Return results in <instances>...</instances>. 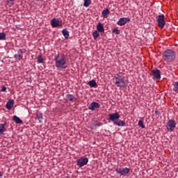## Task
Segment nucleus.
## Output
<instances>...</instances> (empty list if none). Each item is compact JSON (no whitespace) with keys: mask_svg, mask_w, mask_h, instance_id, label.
Here are the masks:
<instances>
[{"mask_svg":"<svg viewBox=\"0 0 178 178\" xmlns=\"http://www.w3.org/2000/svg\"><path fill=\"white\" fill-rule=\"evenodd\" d=\"M54 61L57 70H65L67 67V61L66 60V56L63 54H58L54 56Z\"/></svg>","mask_w":178,"mask_h":178,"instance_id":"nucleus-1","label":"nucleus"},{"mask_svg":"<svg viewBox=\"0 0 178 178\" xmlns=\"http://www.w3.org/2000/svg\"><path fill=\"white\" fill-rule=\"evenodd\" d=\"M108 119L113 123V124H115V126H118L119 127H124L126 126V122L124 121L120 120V114H119L118 112L110 113L108 115Z\"/></svg>","mask_w":178,"mask_h":178,"instance_id":"nucleus-2","label":"nucleus"},{"mask_svg":"<svg viewBox=\"0 0 178 178\" xmlns=\"http://www.w3.org/2000/svg\"><path fill=\"white\" fill-rule=\"evenodd\" d=\"M176 59V53L172 49H167L163 54V60L167 63H170Z\"/></svg>","mask_w":178,"mask_h":178,"instance_id":"nucleus-3","label":"nucleus"},{"mask_svg":"<svg viewBox=\"0 0 178 178\" xmlns=\"http://www.w3.org/2000/svg\"><path fill=\"white\" fill-rule=\"evenodd\" d=\"M115 86L120 88H124L126 87V81H124V78L119 74L115 76Z\"/></svg>","mask_w":178,"mask_h":178,"instance_id":"nucleus-4","label":"nucleus"},{"mask_svg":"<svg viewBox=\"0 0 178 178\" xmlns=\"http://www.w3.org/2000/svg\"><path fill=\"white\" fill-rule=\"evenodd\" d=\"M51 26L54 29H56V27H62L63 26V21L60 18L54 17L50 21Z\"/></svg>","mask_w":178,"mask_h":178,"instance_id":"nucleus-5","label":"nucleus"},{"mask_svg":"<svg viewBox=\"0 0 178 178\" xmlns=\"http://www.w3.org/2000/svg\"><path fill=\"white\" fill-rule=\"evenodd\" d=\"M156 19L157 20L159 27L160 29H163V27H165V24H166V22H165V15H157L156 17Z\"/></svg>","mask_w":178,"mask_h":178,"instance_id":"nucleus-6","label":"nucleus"},{"mask_svg":"<svg viewBox=\"0 0 178 178\" xmlns=\"http://www.w3.org/2000/svg\"><path fill=\"white\" fill-rule=\"evenodd\" d=\"M175 127H176V120H175V119L170 120L167 123L168 131H170V133H172V131L175 130Z\"/></svg>","mask_w":178,"mask_h":178,"instance_id":"nucleus-7","label":"nucleus"},{"mask_svg":"<svg viewBox=\"0 0 178 178\" xmlns=\"http://www.w3.org/2000/svg\"><path fill=\"white\" fill-rule=\"evenodd\" d=\"M88 163V158L87 157H81L78 159L76 161V165L79 168H83V166H86Z\"/></svg>","mask_w":178,"mask_h":178,"instance_id":"nucleus-8","label":"nucleus"},{"mask_svg":"<svg viewBox=\"0 0 178 178\" xmlns=\"http://www.w3.org/2000/svg\"><path fill=\"white\" fill-rule=\"evenodd\" d=\"M115 172H117L118 175H120V176H126V175H129V173H130V169L127 167L124 168H116Z\"/></svg>","mask_w":178,"mask_h":178,"instance_id":"nucleus-9","label":"nucleus"},{"mask_svg":"<svg viewBox=\"0 0 178 178\" xmlns=\"http://www.w3.org/2000/svg\"><path fill=\"white\" fill-rule=\"evenodd\" d=\"M26 49H19L17 51V54H15L14 58L17 59V60H23V54H26Z\"/></svg>","mask_w":178,"mask_h":178,"instance_id":"nucleus-10","label":"nucleus"},{"mask_svg":"<svg viewBox=\"0 0 178 178\" xmlns=\"http://www.w3.org/2000/svg\"><path fill=\"white\" fill-rule=\"evenodd\" d=\"M99 103L93 102L88 106L89 111H94L96 109H99Z\"/></svg>","mask_w":178,"mask_h":178,"instance_id":"nucleus-11","label":"nucleus"},{"mask_svg":"<svg viewBox=\"0 0 178 178\" xmlns=\"http://www.w3.org/2000/svg\"><path fill=\"white\" fill-rule=\"evenodd\" d=\"M129 22H130V19L129 17H122L118 21L117 24L118 26H124V24Z\"/></svg>","mask_w":178,"mask_h":178,"instance_id":"nucleus-12","label":"nucleus"},{"mask_svg":"<svg viewBox=\"0 0 178 178\" xmlns=\"http://www.w3.org/2000/svg\"><path fill=\"white\" fill-rule=\"evenodd\" d=\"M154 79L155 80H159L161 79V70L156 69L152 70Z\"/></svg>","mask_w":178,"mask_h":178,"instance_id":"nucleus-13","label":"nucleus"},{"mask_svg":"<svg viewBox=\"0 0 178 178\" xmlns=\"http://www.w3.org/2000/svg\"><path fill=\"white\" fill-rule=\"evenodd\" d=\"M65 99L70 102H76V101H77L76 97H74V95L70 94H67L65 95Z\"/></svg>","mask_w":178,"mask_h":178,"instance_id":"nucleus-14","label":"nucleus"},{"mask_svg":"<svg viewBox=\"0 0 178 178\" xmlns=\"http://www.w3.org/2000/svg\"><path fill=\"white\" fill-rule=\"evenodd\" d=\"M97 30L98 33H105V29L104 28V24L99 22L97 25Z\"/></svg>","mask_w":178,"mask_h":178,"instance_id":"nucleus-15","label":"nucleus"},{"mask_svg":"<svg viewBox=\"0 0 178 178\" xmlns=\"http://www.w3.org/2000/svg\"><path fill=\"white\" fill-rule=\"evenodd\" d=\"M13 105H15V100L14 99H10L6 105L7 109H9V111H10V109H12V108H13Z\"/></svg>","mask_w":178,"mask_h":178,"instance_id":"nucleus-16","label":"nucleus"},{"mask_svg":"<svg viewBox=\"0 0 178 178\" xmlns=\"http://www.w3.org/2000/svg\"><path fill=\"white\" fill-rule=\"evenodd\" d=\"M6 131V122L0 124V134H3Z\"/></svg>","mask_w":178,"mask_h":178,"instance_id":"nucleus-17","label":"nucleus"},{"mask_svg":"<svg viewBox=\"0 0 178 178\" xmlns=\"http://www.w3.org/2000/svg\"><path fill=\"white\" fill-rule=\"evenodd\" d=\"M13 120L17 123V124H22L23 121L20 119V118L17 117V115H14L13 117Z\"/></svg>","mask_w":178,"mask_h":178,"instance_id":"nucleus-18","label":"nucleus"},{"mask_svg":"<svg viewBox=\"0 0 178 178\" xmlns=\"http://www.w3.org/2000/svg\"><path fill=\"white\" fill-rule=\"evenodd\" d=\"M109 13H110L109 9L106 8L102 12V17H104V19H106Z\"/></svg>","mask_w":178,"mask_h":178,"instance_id":"nucleus-19","label":"nucleus"},{"mask_svg":"<svg viewBox=\"0 0 178 178\" xmlns=\"http://www.w3.org/2000/svg\"><path fill=\"white\" fill-rule=\"evenodd\" d=\"M62 34L65 39L69 38V31H67V29H63Z\"/></svg>","mask_w":178,"mask_h":178,"instance_id":"nucleus-20","label":"nucleus"},{"mask_svg":"<svg viewBox=\"0 0 178 178\" xmlns=\"http://www.w3.org/2000/svg\"><path fill=\"white\" fill-rule=\"evenodd\" d=\"M88 86H90L91 88L97 87V82L95 81V80L92 79L88 82Z\"/></svg>","mask_w":178,"mask_h":178,"instance_id":"nucleus-21","label":"nucleus"},{"mask_svg":"<svg viewBox=\"0 0 178 178\" xmlns=\"http://www.w3.org/2000/svg\"><path fill=\"white\" fill-rule=\"evenodd\" d=\"M6 40V33L0 32V41H5Z\"/></svg>","mask_w":178,"mask_h":178,"instance_id":"nucleus-22","label":"nucleus"},{"mask_svg":"<svg viewBox=\"0 0 178 178\" xmlns=\"http://www.w3.org/2000/svg\"><path fill=\"white\" fill-rule=\"evenodd\" d=\"M92 35L94 38V40H97L98 37H99V33H98L97 31H95L92 33Z\"/></svg>","mask_w":178,"mask_h":178,"instance_id":"nucleus-23","label":"nucleus"},{"mask_svg":"<svg viewBox=\"0 0 178 178\" xmlns=\"http://www.w3.org/2000/svg\"><path fill=\"white\" fill-rule=\"evenodd\" d=\"M83 6L88 8L89 5H91V0H83Z\"/></svg>","mask_w":178,"mask_h":178,"instance_id":"nucleus-24","label":"nucleus"},{"mask_svg":"<svg viewBox=\"0 0 178 178\" xmlns=\"http://www.w3.org/2000/svg\"><path fill=\"white\" fill-rule=\"evenodd\" d=\"M36 118L38 119V120H39V122H42V113H38L36 114Z\"/></svg>","mask_w":178,"mask_h":178,"instance_id":"nucleus-25","label":"nucleus"},{"mask_svg":"<svg viewBox=\"0 0 178 178\" xmlns=\"http://www.w3.org/2000/svg\"><path fill=\"white\" fill-rule=\"evenodd\" d=\"M173 86L174 88L172 90L174 91V92H178V82H175Z\"/></svg>","mask_w":178,"mask_h":178,"instance_id":"nucleus-26","label":"nucleus"},{"mask_svg":"<svg viewBox=\"0 0 178 178\" xmlns=\"http://www.w3.org/2000/svg\"><path fill=\"white\" fill-rule=\"evenodd\" d=\"M138 126L141 127V129H144L145 127V125H144V121L139 120L138 121Z\"/></svg>","mask_w":178,"mask_h":178,"instance_id":"nucleus-27","label":"nucleus"},{"mask_svg":"<svg viewBox=\"0 0 178 178\" xmlns=\"http://www.w3.org/2000/svg\"><path fill=\"white\" fill-rule=\"evenodd\" d=\"M38 63H42V62H44V58H42V56L40 55L38 56Z\"/></svg>","mask_w":178,"mask_h":178,"instance_id":"nucleus-28","label":"nucleus"},{"mask_svg":"<svg viewBox=\"0 0 178 178\" xmlns=\"http://www.w3.org/2000/svg\"><path fill=\"white\" fill-rule=\"evenodd\" d=\"M95 126H96L97 127H101V126H102V122L99 121H95Z\"/></svg>","mask_w":178,"mask_h":178,"instance_id":"nucleus-29","label":"nucleus"},{"mask_svg":"<svg viewBox=\"0 0 178 178\" xmlns=\"http://www.w3.org/2000/svg\"><path fill=\"white\" fill-rule=\"evenodd\" d=\"M113 33L114 34H117V35H118V34H120V31H119V29H114L113 30Z\"/></svg>","mask_w":178,"mask_h":178,"instance_id":"nucleus-30","label":"nucleus"},{"mask_svg":"<svg viewBox=\"0 0 178 178\" xmlns=\"http://www.w3.org/2000/svg\"><path fill=\"white\" fill-rule=\"evenodd\" d=\"M1 91L3 92H5V91H6V88L5 86H3L2 88H1Z\"/></svg>","mask_w":178,"mask_h":178,"instance_id":"nucleus-31","label":"nucleus"},{"mask_svg":"<svg viewBox=\"0 0 178 178\" xmlns=\"http://www.w3.org/2000/svg\"><path fill=\"white\" fill-rule=\"evenodd\" d=\"M155 114H156V115H161V111H155Z\"/></svg>","mask_w":178,"mask_h":178,"instance_id":"nucleus-32","label":"nucleus"}]
</instances>
